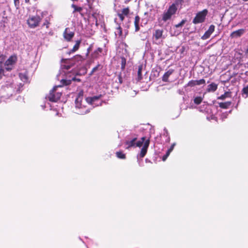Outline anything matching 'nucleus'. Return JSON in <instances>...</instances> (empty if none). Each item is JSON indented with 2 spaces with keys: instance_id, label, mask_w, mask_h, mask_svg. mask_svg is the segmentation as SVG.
I'll use <instances>...</instances> for the list:
<instances>
[{
  "instance_id": "1",
  "label": "nucleus",
  "mask_w": 248,
  "mask_h": 248,
  "mask_svg": "<svg viewBox=\"0 0 248 248\" xmlns=\"http://www.w3.org/2000/svg\"><path fill=\"white\" fill-rule=\"evenodd\" d=\"M101 97L102 95L100 94L93 97H87L84 103H83V100H81V97H77L75 100V105L77 109V113L83 115L90 111L89 108H86L84 104L86 103L93 106V107L100 105L101 103L100 102L98 103V102Z\"/></svg>"
},
{
  "instance_id": "2",
  "label": "nucleus",
  "mask_w": 248,
  "mask_h": 248,
  "mask_svg": "<svg viewBox=\"0 0 248 248\" xmlns=\"http://www.w3.org/2000/svg\"><path fill=\"white\" fill-rule=\"evenodd\" d=\"M62 87V85L55 86L50 91L49 94L47 96V98L49 101L56 102L60 99L62 94L60 92H57L56 90L58 88Z\"/></svg>"
},
{
  "instance_id": "3",
  "label": "nucleus",
  "mask_w": 248,
  "mask_h": 248,
  "mask_svg": "<svg viewBox=\"0 0 248 248\" xmlns=\"http://www.w3.org/2000/svg\"><path fill=\"white\" fill-rule=\"evenodd\" d=\"M177 9L175 4H172L169 7L167 11L164 13L162 16V20L166 22L170 19L171 16L176 13Z\"/></svg>"
},
{
  "instance_id": "4",
  "label": "nucleus",
  "mask_w": 248,
  "mask_h": 248,
  "mask_svg": "<svg viewBox=\"0 0 248 248\" xmlns=\"http://www.w3.org/2000/svg\"><path fill=\"white\" fill-rule=\"evenodd\" d=\"M207 13L208 11L206 9H204L202 11L198 12L192 21L193 23L197 24L203 22Z\"/></svg>"
},
{
  "instance_id": "5",
  "label": "nucleus",
  "mask_w": 248,
  "mask_h": 248,
  "mask_svg": "<svg viewBox=\"0 0 248 248\" xmlns=\"http://www.w3.org/2000/svg\"><path fill=\"white\" fill-rule=\"evenodd\" d=\"M41 19L42 17L38 15L30 16L27 20V23L30 28H34L39 25Z\"/></svg>"
},
{
  "instance_id": "6",
  "label": "nucleus",
  "mask_w": 248,
  "mask_h": 248,
  "mask_svg": "<svg viewBox=\"0 0 248 248\" xmlns=\"http://www.w3.org/2000/svg\"><path fill=\"white\" fill-rule=\"evenodd\" d=\"M16 61V57L15 56H11L5 62L4 64L5 68L7 70H11L13 67L14 64Z\"/></svg>"
},
{
  "instance_id": "7",
  "label": "nucleus",
  "mask_w": 248,
  "mask_h": 248,
  "mask_svg": "<svg viewBox=\"0 0 248 248\" xmlns=\"http://www.w3.org/2000/svg\"><path fill=\"white\" fill-rule=\"evenodd\" d=\"M150 140L149 139L147 140L144 143L143 146L141 149L140 152V156L141 158L143 157L146 154L147 149L149 145Z\"/></svg>"
},
{
  "instance_id": "8",
  "label": "nucleus",
  "mask_w": 248,
  "mask_h": 248,
  "mask_svg": "<svg viewBox=\"0 0 248 248\" xmlns=\"http://www.w3.org/2000/svg\"><path fill=\"white\" fill-rule=\"evenodd\" d=\"M74 34L75 33L73 31H71L69 28H67L63 33V36L67 41H69L73 37Z\"/></svg>"
},
{
  "instance_id": "9",
  "label": "nucleus",
  "mask_w": 248,
  "mask_h": 248,
  "mask_svg": "<svg viewBox=\"0 0 248 248\" xmlns=\"http://www.w3.org/2000/svg\"><path fill=\"white\" fill-rule=\"evenodd\" d=\"M137 140V138L136 137L127 140L125 142L126 145L125 149H128L130 147H135L136 141Z\"/></svg>"
},
{
  "instance_id": "10",
  "label": "nucleus",
  "mask_w": 248,
  "mask_h": 248,
  "mask_svg": "<svg viewBox=\"0 0 248 248\" xmlns=\"http://www.w3.org/2000/svg\"><path fill=\"white\" fill-rule=\"evenodd\" d=\"M215 27L214 25H210L208 30L204 33V34L202 37V39L203 40H206L209 38L211 34L214 32L215 30Z\"/></svg>"
},
{
  "instance_id": "11",
  "label": "nucleus",
  "mask_w": 248,
  "mask_h": 248,
  "mask_svg": "<svg viewBox=\"0 0 248 248\" xmlns=\"http://www.w3.org/2000/svg\"><path fill=\"white\" fill-rule=\"evenodd\" d=\"M245 32V30L241 29L232 32L230 36L232 38H238L242 35Z\"/></svg>"
},
{
  "instance_id": "12",
  "label": "nucleus",
  "mask_w": 248,
  "mask_h": 248,
  "mask_svg": "<svg viewBox=\"0 0 248 248\" xmlns=\"http://www.w3.org/2000/svg\"><path fill=\"white\" fill-rule=\"evenodd\" d=\"M205 81L203 79H201L197 80H191L188 83V85L191 87L194 86L195 85H200L202 84H204Z\"/></svg>"
},
{
  "instance_id": "13",
  "label": "nucleus",
  "mask_w": 248,
  "mask_h": 248,
  "mask_svg": "<svg viewBox=\"0 0 248 248\" xmlns=\"http://www.w3.org/2000/svg\"><path fill=\"white\" fill-rule=\"evenodd\" d=\"M163 30L157 29L156 30L155 32L153 33V37L155 39V40H157L162 38L163 35Z\"/></svg>"
},
{
  "instance_id": "14",
  "label": "nucleus",
  "mask_w": 248,
  "mask_h": 248,
  "mask_svg": "<svg viewBox=\"0 0 248 248\" xmlns=\"http://www.w3.org/2000/svg\"><path fill=\"white\" fill-rule=\"evenodd\" d=\"M174 70L173 69H170L167 71L162 77V80L164 82L168 81L169 77L172 74Z\"/></svg>"
},
{
  "instance_id": "15",
  "label": "nucleus",
  "mask_w": 248,
  "mask_h": 248,
  "mask_svg": "<svg viewBox=\"0 0 248 248\" xmlns=\"http://www.w3.org/2000/svg\"><path fill=\"white\" fill-rule=\"evenodd\" d=\"M84 60L85 58H84L82 56L77 55L74 57L73 59L71 60V61L74 62H77V65H78L80 64V62H82Z\"/></svg>"
},
{
  "instance_id": "16",
  "label": "nucleus",
  "mask_w": 248,
  "mask_h": 248,
  "mask_svg": "<svg viewBox=\"0 0 248 248\" xmlns=\"http://www.w3.org/2000/svg\"><path fill=\"white\" fill-rule=\"evenodd\" d=\"M140 21V17L137 16L135 17L134 25L135 27V31H138L140 30L139 23Z\"/></svg>"
},
{
  "instance_id": "17",
  "label": "nucleus",
  "mask_w": 248,
  "mask_h": 248,
  "mask_svg": "<svg viewBox=\"0 0 248 248\" xmlns=\"http://www.w3.org/2000/svg\"><path fill=\"white\" fill-rule=\"evenodd\" d=\"M217 88V85L215 83H212L208 86V92H215Z\"/></svg>"
},
{
  "instance_id": "18",
  "label": "nucleus",
  "mask_w": 248,
  "mask_h": 248,
  "mask_svg": "<svg viewBox=\"0 0 248 248\" xmlns=\"http://www.w3.org/2000/svg\"><path fill=\"white\" fill-rule=\"evenodd\" d=\"M80 43V40H77L76 42V44L73 46V48L70 51V53L74 52L77 51L79 48Z\"/></svg>"
},
{
  "instance_id": "19",
  "label": "nucleus",
  "mask_w": 248,
  "mask_h": 248,
  "mask_svg": "<svg viewBox=\"0 0 248 248\" xmlns=\"http://www.w3.org/2000/svg\"><path fill=\"white\" fill-rule=\"evenodd\" d=\"M231 104H232L231 102H230V101H228V102H226L219 103V106L221 108H227L231 105Z\"/></svg>"
},
{
  "instance_id": "20",
  "label": "nucleus",
  "mask_w": 248,
  "mask_h": 248,
  "mask_svg": "<svg viewBox=\"0 0 248 248\" xmlns=\"http://www.w3.org/2000/svg\"><path fill=\"white\" fill-rule=\"evenodd\" d=\"M231 92H225L223 94L218 97V99L224 100L226 98L231 97Z\"/></svg>"
},
{
  "instance_id": "21",
  "label": "nucleus",
  "mask_w": 248,
  "mask_h": 248,
  "mask_svg": "<svg viewBox=\"0 0 248 248\" xmlns=\"http://www.w3.org/2000/svg\"><path fill=\"white\" fill-rule=\"evenodd\" d=\"M146 140H145V137H142L141 138L140 140H139L137 142H136L135 147H141L143 144H144V143Z\"/></svg>"
},
{
  "instance_id": "22",
  "label": "nucleus",
  "mask_w": 248,
  "mask_h": 248,
  "mask_svg": "<svg viewBox=\"0 0 248 248\" xmlns=\"http://www.w3.org/2000/svg\"><path fill=\"white\" fill-rule=\"evenodd\" d=\"M242 95L245 98L248 97V85L242 90Z\"/></svg>"
},
{
  "instance_id": "23",
  "label": "nucleus",
  "mask_w": 248,
  "mask_h": 248,
  "mask_svg": "<svg viewBox=\"0 0 248 248\" xmlns=\"http://www.w3.org/2000/svg\"><path fill=\"white\" fill-rule=\"evenodd\" d=\"M142 70V65L139 66V68H138V80H140L142 78V74H141Z\"/></svg>"
},
{
  "instance_id": "24",
  "label": "nucleus",
  "mask_w": 248,
  "mask_h": 248,
  "mask_svg": "<svg viewBox=\"0 0 248 248\" xmlns=\"http://www.w3.org/2000/svg\"><path fill=\"white\" fill-rule=\"evenodd\" d=\"M19 77L21 80L23 82H27L28 80V77L25 74H19Z\"/></svg>"
},
{
  "instance_id": "25",
  "label": "nucleus",
  "mask_w": 248,
  "mask_h": 248,
  "mask_svg": "<svg viewBox=\"0 0 248 248\" xmlns=\"http://www.w3.org/2000/svg\"><path fill=\"white\" fill-rule=\"evenodd\" d=\"M116 155L118 158L120 159H124L125 158V155L122 152H117L116 153Z\"/></svg>"
},
{
  "instance_id": "26",
  "label": "nucleus",
  "mask_w": 248,
  "mask_h": 248,
  "mask_svg": "<svg viewBox=\"0 0 248 248\" xmlns=\"http://www.w3.org/2000/svg\"><path fill=\"white\" fill-rule=\"evenodd\" d=\"M202 100V98L201 97H196L194 99V102L197 104H200Z\"/></svg>"
},
{
  "instance_id": "27",
  "label": "nucleus",
  "mask_w": 248,
  "mask_h": 248,
  "mask_svg": "<svg viewBox=\"0 0 248 248\" xmlns=\"http://www.w3.org/2000/svg\"><path fill=\"white\" fill-rule=\"evenodd\" d=\"M116 35H118L120 36H122V28L120 27H119L117 28L116 31L115 32Z\"/></svg>"
},
{
  "instance_id": "28",
  "label": "nucleus",
  "mask_w": 248,
  "mask_h": 248,
  "mask_svg": "<svg viewBox=\"0 0 248 248\" xmlns=\"http://www.w3.org/2000/svg\"><path fill=\"white\" fill-rule=\"evenodd\" d=\"M72 7L74 8V12L77 11V12H80L82 10V8L80 7H77L76 5L73 4L72 5Z\"/></svg>"
},
{
  "instance_id": "29",
  "label": "nucleus",
  "mask_w": 248,
  "mask_h": 248,
  "mask_svg": "<svg viewBox=\"0 0 248 248\" xmlns=\"http://www.w3.org/2000/svg\"><path fill=\"white\" fill-rule=\"evenodd\" d=\"M186 19H183L180 23H178L175 25V27L177 28L182 27L184 25V24L186 22Z\"/></svg>"
},
{
  "instance_id": "30",
  "label": "nucleus",
  "mask_w": 248,
  "mask_h": 248,
  "mask_svg": "<svg viewBox=\"0 0 248 248\" xmlns=\"http://www.w3.org/2000/svg\"><path fill=\"white\" fill-rule=\"evenodd\" d=\"M129 10L128 8H124L122 11V14L124 16H127L129 14Z\"/></svg>"
},
{
  "instance_id": "31",
  "label": "nucleus",
  "mask_w": 248,
  "mask_h": 248,
  "mask_svg": "<svg viewBox=\"0 0 248 248\" xmlns=\"http://www.w3.org/2000/svg\"><path fill=\"white\" fill-rule=\"evenodd\" d=\"M126 64V60L124 58H123L122 59V62H121V68L122 70H124L125 68Z\"/></svg>"
},
{
  "instance_id": "32",
  "label": "nucleus",
  "mask_w": 248,
  "mask_h": 248,
  "mask_svg": "<svg viewBox=\"0 0 248 248\" xmlns=\"http://www.w3.org/2000/svg\"><path fill=\"white\" fill-rule=\"evenodd\" d=\"M61 83L63 85H68L70 83V80L62 79L61 80Z\"/></svg>"
},
{
  "instance_id": "33",
  "label": "nucleus",
  "mask_w": 248,
  "mask_h": 248,
  "mask_svg": "<svg viewBox=\"0 0 248 248\" xmlns=\"http://www.w3.org/2000/svg\"><path fill=\"white\" fill-rule=\"evenodd\" d=\"M118 79H119V82L120 83H122L123 82V78H122V73H121L119 76H118Z\"/></svg>"
},
{
  "instance_id": "34",
  "label": "nucleus",
  "mask_w": 248,
  "mask_h": 248,
  "mask_svg": "<svg viewBox=\"0 0 248 248\" xmlns=\"http://www.w3.org/2000/svg\"><path fill=\"white\" fill-rule=\"evenodd\" d=\"M15 6L17 8L19 5V0H14Z\"/></svg>"
},
{
  "instance_id": "35",
  "label": "nucleus",
  "mask_w": 248,
  "mask_h": 248,
  "mask_svg": "<svg viewBox=\"0 0 248 248\" xmlns=\"http://www.w3.org/2000/svg\"><path fill=\"white\" fill-rule=\"evenodd\" d=\"M118 16L119 17V18L121 21H123L124 19V15L123 14H122V13L118 14Z\"/></svg>"
},
{
  "instance_id": "36",
  "label": "nucleus",
  "mask_w": 248,
  "mask_h": 248,
  "mask_svg": "<svg viewBox=\"0 0 248 248\" xmlns=\"http://www.w3.org/2000/svg\"><path fill=\"white\" fill-rule=\"evenodd\" d=\"M183 2V0H176L175 3L177 5H182Z\"/></svg>"
},
{
  "instance_id": "37",
  "label": "nucleus",
  "mask_w": 248,
  "mask_h": 248,
  "mask_svg": "<svg viewBox=\"0 0 248 248\" xmlns=\"http://www.w3.org/2000/svg\"><path fill=\"white\" fill-rule=\"evenodd\" d=\"M83 92L82 91L80 92L78 94L77 97H81V100H83Z\"/></svg>"
},
{
  "instance_id": "38",
  "label": "nucleus",
  "mask_w": 248,
  "mask_h": 248,
  "mask_svg": "<svg viewBox=\"0 0 248 248\" xmlns=\"http://www.w3.org/2000/svg\"><path fill=\"white\" fill-rule=\"evenodd\" d=\"M100 66V65H97L96 66H95V67H94L93 69H92V72H91V74L93 73V72H95L97 69L98 68V67Z\"/></svg>"
},
{
  "instance_id": "39",
  "label": "nucleus",
  "mask_w": 248,
  "mask_h": 248,
  "mask_svg": "<svg viewBox=\"0 0 248 248\" xmlns=\"http://www.w3.org/2000/svg\"><path fill=\"white\" fill-rule=\"evenodd\" d=\"M62 66L64 68L66 69V70H68L71 67V65H63Z\"/></svg>"
},
{
  "instance_id": "40",
  "label": "nucleus",
  "mask_w": 248,
  "mask_h": 248,
  "mask_svg": "<svg viewBox=\"0 0 248 248\" xmlns=\"http://www.w3.org/2000/svg\"><path fill=\"white\" fill-rule=\"evenodd\" d=\"M227 115L228 114L227 113H223L221 116L222 119L223 120L224 119L226 118Z\"/></svg>"
},
{
  "instance_id": "41",
  "label": "nucleus",
  "mask_w": 248,
  "mask_h": 248,
  "mask_svg": "<svg viewBox=\"0 0 248 248\" xmlns=\"http://www.w3.org/2000/svg\"><path fill=\"white\" fill-rule=\"evenodd\" d=\"M48 24H49L48 21L47 20H46L45 21V22L44 23L43 26H46V28H47L48 27Z\"/></svg>"
},
{
  "instance_id": "42",
  "label": "nucleus",
  "mask_w": 248,
  "mask_h": 248,
  "mask_svg": "<svg viewBox=\"0 0 248 248\" xmlns=\"http://www.w3.org/2000/svg\"><path fill=\"white\" fill-rule=\"evenodd\" d=\"M175 145V143H173L172 145H171V147H170V148L168 150H169L171 152L173 150V148H174Z\"/></svg>"
},
{
  "instance_id": "43",
  "label": "nucleus",
  "mask_w": 248,
  "mask_h": 248,
  "mask_svg": "<svg viewBox=\"0 0 248 248\" xmlns=\"http://www.w3.org/2000/svg\"><path fill=\"white\" fill-rule=\"evenodd\" d=\"M168 157V156H166V155H164L163 156V158H162V160H163V161L166 160V159H167V158Z\"/></svg>"
},
{
  "instance_id": "44",
  "label": "nucleus",
  "mask_w": 248,
  "mask_h": 248,
  "mask_svg": "<svg viewBox=\"0 0 248 248\" xmlns=\"http://www.w3.org/2000/svg\"><path fill=\"white\" fill-rule=\"evenodd\" d=\"M90 49H91V48H90V47H89V48H88V49H87V54H86V56H87L89 55V53H90Z\"/></svg>"
},
{
  "instance_id": "45",
  "label": "nucleus",
  "mask_w": 248,
  "mask_h": 248,
  "mask_svg": "<svg viewBox=\"0 0 248 248\" xmlns=\"http://www.w3.org/2000/svg\"><path fill=\"white\" fill-rule=\"evenodd\" d=\"M102 51V49L101 48H100L99 47L97 50V52H101Z\"/></svg>"
},
{
  "instance_id": "46",
  "label": "nucleus",
  "mask_w": 248,
  "mask_h": 248,
  "mask_svg": "<svg viewBox=\"0 0 248 248\" xmlns=\"http://www.w3.org/2000/svg\"><path fill=\"white\" fill-rule=\"evenodd\" d=\"M170 152H171L169 150H168V151H167V152L166 153V156H168L169 155H170Z\"/></svg>"
},
{
  "instance_id": "47",
  "label": "nucleus",
  "mask_w": 248,
  "mask_h": 248,
  "mask_svg": "<svg viewBox=\"0 0 248 248\" xmlns=\"http://www.w3.org/2000/svg\"><path fill=\"white\" fill-rule=\"evenodd\" d=\"M25 1L26 3H28L29 2L30 0H25Z\"/></svg>"
},
{
  "instance_id": "48",
  "label": "nucleus",
  "mask_w": 248,
  "mask_h": 248,
  "mask_svg": "<svg viewBox=\"0 0 248 248\" xmlns=\"http://www.w3.org/2000/svg\"><path fill=\"white\" fill-rule=\"evenodd\" d=\"M243 0V1H248V0Z\"/></svg>"
},
{
  "instance_id": "49",
  "label": "nucleus",
  "mask_w": 248,
  "mask_h": 248,
  "mask_svg": "<svg viewBox=\"0 0 248 248\" xmlns=\"http://www.w3.org/2000/svg\"><path fill=\"white\" fill-rule=\"evenodd\" d=\"M247 67L248 68V62L247 63Z\"/></svg>"
}]
</instances>
